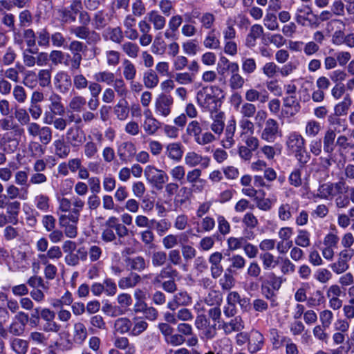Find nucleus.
Here are the masks:
<instances>
[{"label":"nucleus","mask_w":354,"mask_h":354,"mask_svg":"<svg viewBox=\"0 0 354 354\" xmlns=\"http://www.w3.org/2000/svg\"><path fill=\"white\" fill-rule=\"evenodd\" d=\"M104 228L101 234L102 240L105 243H110L117 240V236L119 238H124L128 235L129 230L127 227L119 222V219L115 216L109 217L104 223Z\"/></svg>","instance_id":"f257e3e1"},{"label":"nucleus","mask_w":354,"mask_h":354,"mask_svg":"<svg viewBox=\"0 0 354 354\" xmlns=\"http://www.w3.org/2000/svg\"><path fill=\"white\" fill-rule=\"evenodd\" d=\"M187 133L193 137L194 141L199 145H205L216 140V137L209 131L202 133V127L197 120L190 122L186 129Z\"/></svg>","instance_id":"f03ea898"},{"label":"nucleus","mask_w":354,"mask_h":354,"mask_svg":"<svg viewBox=\"0 0 354 354\" xmlns=\"http://www.w3.org/2000/svg\"><path fill=\"white\" fill-rule=\"evenodd\" d=\"M344 180H339L337 183L328 182L324 183L319 187L316 196L322 199L332 200L338 194H344Z\"/></svg>","instance_id":"7ed1b4c3"},{"label":"nucleus","mask_w":354,"mask_h":354,"mask_svg":"<svg viewBox=\"0 0 354 354\" xmlns=\"http://www.w3.org/2000/svg\"><path fill=\"white\" fill-rule=\"evenodd\" d=\"M198 104L205 110L211 113L216 111L218 109V98L212 94L211 88L204 87L196 94Z\"/></svg>","instance_id":"20e7f679"},{"label":"nucleus","mask_w":354,"mask_h":354,"mask_svg":"<svg viewBox=\"0 0 354 354\" xmlns=\"http://www.w3.org/2000/svg\"><path fill=\"white\" fill-rule=\"evenodd\" d=\"M144 174L147 180L157 189H162L163 184L168 180V176L164 171L151 165L146 167Z\"/></svg>","instance_id":"39448f33"},{"label":"nucleus","mask_w":354,"mask_h":354,"mask_svg":"<svg viewBox=\"0 0 354 354\" xmlns=\"http://www.w3.org/2000/svg\"><path fill=\"white\" fill-rule=\"evenodd\" d=\"M174 104L173 97L166 93L160 94L156 99L155 111L158 115L166 118L171 112Z\"/></svg>","instance_id":"423d86ee"},{"label":"nucleus","mask_w":354,"mask_h":354,"mask_svg":"<svg viewBox=\"0 0 354 354\" xmlns=\"http://www.w3.org/2000/svg\"><path fill=\"white\" fill-rule=\"evenodd\" d=\"M71 32L79 39L86 40L88 45L96 44L101 40L100 34L94 30H90L86 26L73 27Z\"/></svg>","instance_id":"0eeeda50"},{"label":"nucleus","mask_w":354,"mask_h":354,"mask_svg":"<svg viewBox=\"0 0 354 354\" xmlns=\"http://www.w3.org/2000/svg\"><path fill=\"white\" fill-rule=\"evenodd\" d=\"M195 325L197 328H203L202 335L203 338L206 340H210L214 338L217 335L216 324H210L204 315L198 316L195 320Z\"/></svg>","instance_id":"6e6552de"},{"label":"nucleus","mask_w":354,"mask_h":354,"mask_svg":"<svg viewBox=\"0 0 354 354\" xmlns=\"http://www.w3.org/2000/svg\"><path fill=\"white\" fill-rule=\"evenodd\" d=\"M55 313L47 308H43L41 311V319L45 322L43 326V330L45 332L57 333L61 328V326L55 321Z\"/></svg>","instance_id":"1a4fd4ad"},{"label":"nucleus","mask_w":354,"mask_h":354,"mask_svg":"<svg viewBox=\"0 0 354 354\" xmlns=\"http://www.w3.org/2000/svg\"><path fill=\"white\" fill-rule=\"evenodd\" d=\"M218 328L223 330L225 335H228L243 330L245 328V324L241 316H236L229 322L222 320Z\"/></svg>","instance_id":"9d476101"},{"label":"nucleus","mask_w":354,"mask_h":354,"mask_svg":"<svg viewBox=\"0 0 354 354\" xmlns=\"http://www.w3.org/2000/svg\"><path fill=\"white\" fill-rule=\"evenodd\" d=\"M279 133L280 129L277 121L269 118L265 123V127L262 131L261 138L267 142H273Z\"/></svg>","instance_id":"9b49d317"},{"label":"nucleus","mask_w":354,"mask_h":354,"mask_svg":"<svg viewBox=\"0 0 354 354\" xmlns=\"http://www.w3.org/2000/svg\"><path fill=\"white\" fill-rule=\"evenodd\" d=\"M352 254L348 250L341 251L337 261L331 263L329 267L336 274H339L346 272L348 268V261L351 259Z\"/></svg>","instance_id":"f8f14e48"},{"label":"nucleus","mask_w":354,"mask_h":354,"mask_svg":"<svg viewBox=\"0 0 354 354\" xmlns=\"http://www.w3.org/2000/svg\"><path fill=\"white\" fill-rule=\"evenodd\" d=\"M66 139L68 144L73 147L81 146L86 140V135L83 130L78 127H71L67 130Z\"/></svg>","instance_id":"ddd939ff"},{"label":"nucleus","mask_w":354,"mask_h":354,"mask_svg":"<svg viewBox=\"0 0 354 354\" xmlns=\"http://www.w3.org/2000/svg\"><path fill=\"white\" fill-rule=\"evenodd\" d=\"M117 153L122 162L127 163L135 157L136 147L131 142H124L118 147Z\"/></svg>","instance_id":"4468645a"},{"label":"nucleus","mask_w":354,"mask_h":354,"mask_svg":"<svg viewBox=\"0 0 354 354\" xmlns=\"http://www.w3.org/2000/svg\"><path fill=\"white\" fill-rule=\"evenodd\" d=\"M54 84L58 91L66 93L72 85L71 76L65 71H59L54 77Z\"/></svg>","instance_id":"2eb2a0df"},{"label":"nucleus","mask_w":354,"mask_h":354,"mask_svg":"<svg viewBox=\"0 0 354 354\" xmlns=\"http://www.w3.org/2000/svg\"><path fill=\"white\" fill-rule=\"evenodd\" d=\"M248 344V351L253 354L261 350L264 345V337L261 333L257 330H252L250 332Z\"/></svg>","instance_id":"dca6fc26"},{"label":"nucleus","mask_w":354,"mask_h":354,"mask_svg":"<svg viewBox=\"0 0 354 354\" xmlns=\"http://www.w3.org/2000/svg\"><path fill=\"white\" fill-rule=\"evenodd\" d=\"M229 71L231 76L229 80L230 86L233 90L241 88L245 83V80L239 74V66L237 63H232L229 64Z\"/></svg>","instance_id":"f3484780"},{"label":"nucleus","mask_w":354,"mask_h":354,"mask_svg":"<svg viewBox=\"0 0 354 354\" xmlns=\"http://www.w3.org/2000/svg\"><path fill=\"white\" fill-rule=\"evenodd\" d=\"M236 120L232 118L228 121L227 124L225 127L224 137L221 141L222 145L225 149H230L233 147L235 143L234 139V133L236 131Z\"/></svg>","instance_id":"a211bd4d"},{"label":"nucleus","mask_w":354,"mask_h":354,"mask_svg":"<svg viewBox=\"0 0 354 354\" xmlns=\"http://www.w3.org/2000/svg\"><path fill=\"white\" fill-rule=\"evenodd\" d=\"M185 162L191 167H194L198 165L203 168H207L209 165V158L208 157H203L194 151L187 153L185 156Z\"/></svg>","instance_id":"6ab92c4d"},{"label":"nucleus","mask_w":354,"mask_h":354,"mask_svg":"<svg viewBox=\"0 0 354 354\" xmlns=\"http://www.w3.org/2000/svg\"><path fill=\"white\" fill-rule=\"evenodd\" d=\"M283 106L288 109L285 113L293 117L301 110V105L296 95H288L283 98Z\"/></svg>","instance_id":"aec40b11"},{"label":"nucleus","mask_w":354,"mask_h":354,"mask_svg":"<svg viewBox=\"0 0 354 354\" xmlns=\"http://www.w3.org/2000/svg\"><path fill=\"white\" fill-rule=\"evenodd\" d=\"M0 128L3 131H13L16 136H21L24 133V129L15 122L12 116L0 119Z\"/></svg>","instance_id":"412c9836"},{"label":"nucleus","mask_w":354,"mask_h":354,"mask_svg":"<svg viewBox=\"0 0 354 354\" xmlns=\"http://www.w3.org/2000/svg\"><path fill=\"white\" fill-rule=\"evenodd\" d=\"M305 139L298 132L290 133L286 142L287 148L292 152L305 146Z\"/></svg>","instance_id":"4be33fe9"},{"label":"nucleus","mask_w":354,"mask_h":354,"mask_svg":"<svg viewBox=\"0 0 354 354\" xmlns=\"http://www.w3.org/2000/svg\"><path fill=\"white\" fill-rule=\"evenodd\" d=\"M106 40H110L115 44H121L124 40V34L120 27L108 28L103 33Z\"/></svg>","instance_id":"5701e85b"},{"label":"nucleus","mask_w":354,"mask_h":354,"mask_svg":"<svg viewBox=\"0 0 354 354\" xmlns=\"http://www.w3.org/2000/svg\"><path fill=\"white\" fill-rule=\"evenodd\" d=\"M149 22L153 24L156 30H162L166 24V19L156 10H151L147 13Z\"/></svg>","instance_id":"b1692460"},{"label":"nucleus","mask_w":354,"mask_h":354,"mask_svg":"<svg viewBox=\"0 0 354 354\" xmlns=\"http://www.w3.org/2000/svg\"><path fill=\"white\" fill-rule=\"evenodd\" d=\"M166 153L169 158L175 161L180 160L183 155L182 144L180 142L169 144L166 147Z\"/></svg>","instance_id":"393cba45"},{"label":"nucleus","mask_w":354,"mask_h":354,"mask_svg":"<svg viewBox=\"0 0 354 354\" xmlns=\"http://www.w3.org/2000/svg\"><path fill=\"white\" fill-rule=\"evenodd\" d=\"M61 97L57 93H52L49 97V109L53 113L62 115L65 112V109L62 103Z\"/></svg>","instance_id":"a878e982"},{"label":"nucleus","mask_w":354,"mask_h":354,"mask_svg":"<svg viewBox=\"0 0 354 354\" xmlns=\"http://www.w3.org/2000/svg\"><path fill=\"white\" fill-rule=\"evenodd\" d=\"M263 34V28L259 24L251 26L250 32L246 37L245 44L248 47H253L256 44V40Z\"/></svg>","instance_id":"bb28decb"},{"label":"nucleus","mask_w":354,"mask_h":354,"mask_svg":"<svg viewBox=\"0 0 354 354\" xmlns=\"http://www.w3.org/2000/svg\"><path fill=\"white\" fill-rule=\"evenodd\" d=\"M179 272L174 269L171 264L167 263L166 266L163 267L160 272L155 277L156 282H160L161 279H176L178 277Z\"/></svg>","instance_id":"cd10ccee"},{"label":"nucleus","mask_w":354,"mask_h":354,"mask_svg":"<svg viewBox=\"0 0 354 354\" xmlns=\"http://www.w3.org/2000/svg\"><path fill=\"white\" fill-rule=\"evenodd\" d=\"M336 133L335 131L328 129L326 131L324 136L323 147L324 151L328 154H332L335 149V140Z\"/></svg>","instance_id":"c85d7f7f"},{"label":"nucleus","mask_w":354,"mask_h":354,"mask_svg":"<svg viewBox=\"0 0 354 354\" xmlns=\"http://www.w3.org/2000/svg\"><path fill=\"white\" fill-rule=\"evenodd\" d=\"M269 337L274 349L281 348L287 339L286 337L283 336L281 332L274 328L270 329Z\"/></svg>","instance_id":"c756f323"},{"label":"nucleus","mask_w":354,"mask_h":354,"mask_svg":"<svg viewBox=\"0 0 354 354\" xmlns=\"http://www.w3.org/2000/svg\"><path fill=\"white\" fill-rule=\"evenodd\" d=\"M203 46L212 50H218L221 48V42L216 34L215 29H212L207 32L203 41Z\"/></svg>","instance_id":"7c9ffc66"},{"label":"nucleus","mask_w":354,"mask_h":354,"mask_svg":"<svg viewBox=\"0 0 354 354\" xmlns=\"http://www.w3.org/2000/svg\"><path fill=\"white\" fill-rule=\"evenodd\" d=\"M127 266L130 267L131 270L138 272L143 271L147 266V262L144 257L137 256L135 257H128L125 260Z\"/></svg>","instance_id":"2f4dec72"},{"label":"nucleus","mask_w":354,"mask_h":354,"mask_svg":"<svg viewBox=\"0 0 354 354\" xmlns=\"http://www.w3.org/2000/svg\"><path fill=\"white\" fill-rule=\"evenodd\" d=\"M141 281V277L136 273H131L127 277L121 278L118 281V286L121 289H127L135 287Z\"/></svg>","instance_id":"473e14b6"},{"label":"nucleus","mask_w":354,"mask_h":354,"mask_svg":"<svg viewBox=\"0 0 354 354\" xmlns=\"http://www.w3.org/2000/svg\"><path fill=\"white\" fill-rule=\"evenodd\" d=\"M295 20L297 23L302 26H308L312 28H317L319 25L318 16L314 13H313V15H310V16L297 15Z\"/></svg>","instance_id":"72a5a7b5"},{"label":"nucleus","mask_w":354,"mask_h":354,"mask_svg":"<svg viewBox=\"0 0 354 354\" xmlns=\"http://www.w3.org/2000/svg\"><path fill=\"white\" fill-rule=\"evenodd\" d=\"M129 108L127 101L121 99L114 107V113L120 120H124L129 116Z\"/></svg>","instance_id":"f704fd0d"},{"label":"nucleus","mask_w":354,"mask_h":354,"mask_svg":"<svg viewBox=\"0 0 354 354\" xmlns=\"http://www.w3.org/2000/svg\"><path fill=\"white\" fill-rule=\"evenodd\" d=\"M160 122L153 118L151 112H149V116L147 117L143 123V128L148 135H153L160 128Z\"/></svg>","instance_id":"c9c22d12"},{"label":"nucleus","mask_w":354,"mask_h":354,"mask_svg":"<svg viewBox=\"0 0 354 354\" xmlns=\"http://www.w3.org/2000/svg\"><path fill=\"white\" fill-rule=\"evenodd\" d=\"M53 145L55 147V152L56 156L60 158H66L70 152L71 149L63 138H59L54 141Z\"/></svg>","instance_id":"e433bc0d"},{"label":"nucleus","mask_w":354,"mask_h":354,"mask_svg":"<svg viewBox=\"0 0 354 354\" xmlns=\"http://www.w3.org/2000/svg\"><path fill=\"white\" fill-rule=\"evenodd\" d=\"M88 335L87 330L84 324L78 322L74 325L73 341L78 344H82Z\"/></svg>","instance_id":"4c0bfd02"},{"label":"nucleus","mask_w":354,"mask_h":354,"mask_svg":"<svg viewBox=\"0 0 354 354\" xmlns=\"http://www.w3.org/2000/svg\"><path fill=\"white\" fill-rule=\"evenodd\" d=\"M21 190L23 192V194H20V189L13 184L8 185L6 187V196L10 200H14L17 198H19L21 199H26V196L28 194L27 188H21Z\"/></svg>","instance_id":"58836bf2"},{"label":"nucleus","mask_w":354,"mask_h":354,"mask_svg":"<svg viewBox=\"0 0 354 354\" xmlns=\"http://www.w3.org/2000/svg\"><path fill=\"white\" fill-rule=\"evenodd\" d=\"M121 49L129 57L135 59L138 56L140 47L136 43L125 41L121 44Z\"/></svg>","instance_id":"ea45409f"},{"label":"nucleus","mask_w":354,"mask_h":354,"mask_svg":"<svg viewBox=\"0 0 354 354\" xmlns=\"http://www.w3.org/2000/svg\"><path fill=\"white\" fill-rule=\"evenodd\" d=\"M223 116L224 113L219 112L214 117L213 122L210 125V129L215 134L220 136L223 132L225 128Z\"/></svg>","instance_id":"a19ab883"},{"label":"nucleus","mask_w":354,"mask_h":354,"mask_svg":"<svg viewBox=\"0 0 354 354\" xmlns=\"http://www.w3.org/2000/svg\"><path fill=\"white\" fill-rule=\"evenodd\" d=\"M6 213L9 218L13 221V224L18 222V215L21 209V203L18 201H10L6 206Z\"/></svg>","instance_id":"79ce46f5"},{"label":"nucleus","mask_w":354,"mask_h":354,"mask_svg":"<svg viewBox=\"0 0 354 354\" xmlns=\"http://www.w3.org/2000/svg\"><path fill=\"white\" fill-rule=\"evenodd\" d=\"M10 346L17 354H26L28 348V342L19 338H12L10 341Z\"/></svg>","instance_id":"37998d69"},{"label":"nucleus","mask_w":354,"mask_h":354,"mask_svg":"<svg viewBox=\"0 0 354 354\" xmlns=\"http://www.w3.org/2000/svg\"><path fill=\"white\" fill-rule=\"evenodd\" d=\"M143 82L147 88H153L158 85L159 78L156 72L150 69L144 73Z\"/></svg>","instance_id":"c03bdc74"},{"label":"nucleus","mask_w":354,"mask_h":354,"mask_svg":"<svg viewBox=\"0 0 354 354\" xmlns=\"http://www.w3.org/2000/svg\"><path fill=\"white\" fill-rule=\"evenodd\" d=\"M51 74L50 69H41L37 75V82L42 88L49 87L51 85Z\"/></svg>","instance_id":"a18cd8bd"},{"label":"nucleus","mask_w":354,"mask_h":354,"mask_svg":"<svg viewBox=\"0 0 354 354\" xmlns=\"http://www.w3.org/2000/svg\"><path fill=\"white\" fill-rule=\"evenodd\" d=\"M261 290L264 297L270 301V306L275 307L278 306V302L276 299V295L274 293L275 290H273L272 287L268 286L266 281L263 282L261 286Z\"/></svg>","instance_id":"49530a36"},{"label":"nucleus","mask_w":354,"mask_h":354,"mask_svg":"<svg viewBox=\"0 0 354 354\" xmlns=\"http://www.w3.org/2000/svg\"><path fill=\"white\" fill-rule=\"evenodd\" d=\"M299 208V205L295 203V205H289L288 203L282 204L279 207V218L283 221H288L291 218V212L290 209H295L297 211Z\"/></svg>","instance_id":"de8ad7c7"},{"label":"nucleus","mask_w":354,"mask_h":354,"mask_svg":"<svg viewBox=\"0 0 354 354\" xmlns=\"http://www.w3.org/2000/svg\"><path fill=\"white\" fill-rule=\"evenodd\" d=\"M151 264L155 268H160L165 265L167 261V254L163 250H158L151 255Z\"/></svg>","instance_id":"09e8293b"},{"label":"nucleus","mask_w":354,"mask_h":354,"mask_svg":"<svg viewBox=\"0 0 354 354\" xmlns=\"http://www.w3.org/2000/svg\"><path fill=\"white\" fill-rule=\"evenodd\" d=\"M310 233L306 230H299L295 239L297 245L302 248H307L310 245Z\"/></svg>","instance_id":"8fccbe9b"},{"label":"nucleus","mask_w":354,"mask_h":354,"mask_svg":"<svg viewBox=\"0 0 354 354\" xmlns=\"http://www.w3.org/2000/svg\"><path fill=\"white\" fill-rule=\"evenodd\" d=\"M205 303L210 306H220L222 302V296L219 291L211 290L205 297Z\"/></svg>","instance_id":"3c124183"},{"label":"nucleus","mask_w":354,"mask_h":354,"mask_svg":"<svg viewBox=\"0 0 354 354\" xmlns=\"http://www.w3.org/2000/svg\"><path fill=\"white\" fill-rule=\"evenodd\" d=\"M132 326V323L128 318H118L115 320L114 328L115 330L121 334L129 332Z\"/></svg>","instance_id":"603ef678"},{"label":"nucleus","mask_w":354,"mask_h":354,"mask_svg":"<svg viewBox=\"0 0 354 354\" xmlns=\"http://www.w3.org/2000/svg\"><path fill=\"white\" fill-rule=\"evenodd\" d=\"M94 79L99 83H105L108 85L112 84L115 80L114 73L106 71L95 73Z\"/></svg>","instance_id":"864d4df0"},{"label":"nucleus","mask_w":354,"mask_h":354,"mask_svg":"<svg viewBox=\"0 0 354 354\" xmlns=\"http://www.w3.org/2000/svg\"><path fill=\"white\" fill-rule=\"evenodd\" d=\"M106 15L103 10L97 11L93 17V25L97 30H101L107 25Z\"/></svg>","instance_id":"5fc2aeb1"},{"label":"nucleus","mask_w":354,"mask_h":354,"mask_svg":"<svg viewBox=\"0 0 354 354\" xmlns=\"http://www.w3.org/2000/svg\"><path fill=\"white\" fill-rule=\"evenodd\" d=\"M86 104V100L85 97L81 95H76L72 97L69 102L68 106L73 111L81 112L84 109Z\"/></svg>","instance_id":"6e6d98bb"},{"label":"nucleus","mask_w":354,"mask_h":354,"mask_svg":"<svg viewBox=\"0 0 354 354\" xmlns=\"http://www.w3.org/2000/svg\"><path fill=\"white\" fill-rule=\"evenodd\" d=\"M219 284L223 290H230L235 285V279L230 272H225L219 279Z\"/></svg>","instance_id":"4d7b16f0"},{"label":"nucleus","mask_w":354,"mask_h":354,"mask_svg":"<svg viewBox=\"0 0 354 354\" xmlns=\"http://www.w3.org/2000/svg\"><path fill=\"white\" fill-rule=\"evenodd\" d=\"M260 259L263 262V266L265 270L273 269L278 264V261L274 259V255L269 252L261 254Z\"/></svg>","instance_id":"13d9d810"},{"label":"nucleus","mask_w":354,"mask_h":354,"mask_svg":"<svg viewBox=\"0 0 354 354\" xmlns=\"http://www.w3.org/2000/svg\"><path fill=\"white\" fill-rule=\"evenodd\" d=\"M115 346L120 349L126 350V354H134L136 349L133 345L130 344L127 337H118L115 339Z\"/></svg>","instance_id":"bf43d9fd"},{"label":"nucleus","mask_w":354,"mask_h":354,"mask_svg":"<svg viewBox=\"0 0 354 354\" xmlns=\"http://www.w3.org/2000/svg\"><path fill=\"white\" fill-rule=\"evenodd\" d=\"M21 83L28 88H35L37 84L36 73L33 71H26Z\"/></svg>","instance_id":"052dcab7"},{"label":"nucleus","mask_w":354,"mask_h":354,"mask_svg":"<svg viewBox=\"0 0 354 354\" xmlns=\"http://www.w3.org/2000/svg\"><path fill=\"white\" fill-rule=\"evenodd\" d=\"M41 142L37 141H30L28 144V149L31 156L39 158L45 153Z\"/></svg>","instance_id":"680f3d73"},{"label":"nucleus","mask_w":354,"mask_h":354,"mask_svg":"<svg viewBox=\"0 0 354 354\" xmlns=\"http://www.w3.org/2000/svg\"><path fill=\"white\" fill-rule=\"evenodd\" d=\"M113 88L117 95L122 99H125L128 94V89L126 86L124 81L122 78L115 79L113 82Z\"/></svg>","instance_id":"e2e57ef3"},{"label":"nucleus","mask_w":354,"mask_h":354,"mask_svg":"<svg viewBox=\"0 0 354 354\" xmlns=\"http://www.w3.org/2000/svg\"><path fill=\"white\" fill-rule=\"evenodd\" d=\"M351 104V100L348 95L344 97L342 102L335 106V113L336 115H343L346 114Z\"/></svg>","instance_id":"0e129e2a"},{"label":"nucleus","mask_w":354,"mask_h":354,"mask_svg":"<svg viewBox=\"0 0 354 354\" xmlns=\"http://www.w3.org/2000/svg\"><path fill=\"white\" fill-rule=\"evenodd\" d=\"M257 111L256 106L250 102L243 103L239 110L243 118H252Z\"/></svg>","instance_id":"69168bd1"},{"label":"nucleus","mask_w":354,"mask_h":354,"mask_svg":"<svg viewBox=\"0 0 354 354\" xmlns=\"http://www.w3.org/2000/svg\"><path fill=\"white\" fill-rule=\"evenodd\" d=\"M39 133V139L41 144L46 145L51 142L53 138V131L49 127H41L40 132Z\"/></svg>","instance_id":"338daca9"},{"label":"nucleus","mask_w":354,"mask_h":354,"mask_svg":"<svg viewBox=\"0 0 354 354\" xmlns=\"http://www.w3.org/2000/svg\"><path fill=\"white\" fill-rule=\"evenodd\" d=\"M14 99L19 104H23L27 99V93L25 88L19 84L14 86L12 89Z\"/></svg>","instance_id":"774afa93"}]
</instances>
